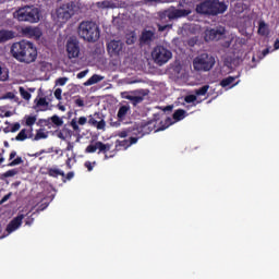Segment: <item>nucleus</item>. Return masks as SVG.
I'll return each instance as SVG.
<instances>
[{"label":"nucleus","instance_id":"9d476101","mask_svg":"<svg viewBox=\"0 0 279 279\" xmlns=\"http://www.w3.org/2000/svg\"><path fill=\"white\" fill-rule=\"evenodd\" d=\"M112 148V145L110 144H104L102 142H96L95 144H90L86 147L85 153L87 154H94L98 150V154H104V160H108L114 156L110 155L108 156V151Z\"/></svg>","mask_w":279,"mask_h":279},{"label":"nucleus","instance_id":"49530a36","mask_svg":"<svg viewBox=\"0 0 279 279\" xmlns=\"http://www.w3.org/2000/svg\"><path fill=\"white\" fill-rule=\"evenodd\" d=\"M20 129H21V124L19 122L15 124H11V133H15L20 131Z\"/></svg>","mask_w":279,"mask_h":279},{"label":"nucleus","instance_id":"5fc2aeb1","mask_svg":"<svg viewBox=\"0 0 279 279\" xmlns=\"http://www.w3.org/2000/svg\"><path fill=\"white\" fill-rule=\"evenodd\" d=\"M71 162H72V158L69 157V158L66 159V161H65V165H66V168H68V169H72Z\"/></svg>","mask_w":279,"mask_h":279},{"label":"nucleus","instance_id":"a878e982","mask_svg":"<svg viewBox=\"0 0 279 279\" xmlns=\"http://www.w3.org/2000/svg\"><path fill=\"white\" fill-rule=\"evenodd\" d=\"M186 117V112L184 109H177V111L173 113V120L177 122L182 121Z\"/></svg>","mask_w":279,"mask_h":279},{"label":"nucleus","instance_id":"37998d69","mask_svg":"<svg viewBox=\"0 0 279 279\" xmlns=\"http://www.w3.org/2000/svg\"><path fill=\"white\" fill-rule=\"evenodd\" d=\"M135 41H136V36H135V35H131V36H129V37L126 38V45H129V46L134 45Z\"/></svg>","mask_w":279,"mask_h":279},{"label":"nucleus","instance_id":"603ef678","mask_svg":"<svg viewBox=\"0 0 279 279\" xmlns=\"http://www.w3.org/2000/svg\"><path fill=\"white\" fill-rule=\"evenodd\" d=\"M10 197H11V193L4 195L3 198L0 201V204H5V202H8Z\"/></svg>","mask_w":279,"mask_h":279},{"label":"nucleus","instance_id":"6e6d98bb","mask_svg":"<svg viewBox=\"0 0 279 279\" xmlns=\"http://www.w3.org/2000/svg\"><path fill=\"white\" fill-rule=\"evenodd\" d=\"M16 157V151L13 150L11 151V154L9 155V160H13Z\"/></svg>","mask_w":279,"mask_h":279},{"label":"nucleus","instance_id":"423d86ee","mask_svg":"<svg viewBox=\"0 0 279 279\" xmlns=\"http://www.w3.org/2000/svg\"><path fill=\"white\" fill-rule=\"evenodd\" d=\"M151 57L157 65L162 66L172 59V51L162 45H158L154 48Z\"/></svg>","mask_w":279,"mask_h":279},{"label":"nucleus","instance_id":"79ce46f5","mask_svg":"<svg viewBox=\"0 0 279 279\" xmlns=\"http://www.w3.org/2000/svg\"><path fill=\"white\" fill-rule=\"evenodd\" d=\"M75 177V173L70 171L66 174H64V178H62V182L71 181Z\"/></svg>","mask_w":279,"mask_h":279},{"label":"nucleus","instance_id":"72a5a7b5","mask_svg":"<svg viewBox=\"0 0 279 279\" xmlns=\"http://www.w3.org/2000/svg\"><path fill=\"white\" fill-rule=\"evenodd\" d=\"M22 163H24L23 158L17 157V158L13 159V161L9 162V165H7V166L14 167V166H19V165H22Z\"/></svg>","mask_w":279,"mask_h":279},{"label":"nucleus","instance_id":"680f3d73","mask_svg":"<svg viewBox=\"0 0 279 279\" xmlns=\"http://www.w3.org/2000/svg\"><path fill=\"white\" fill-rule=\"evenodd\" d=\"M267 54H269V49L268 48L263 50V56H267Z\"/></svg>","mask_w":279,"mask_h":279},{"label":"nucleus","instance_id":"7c9ffc66","mask_svg":"<svg viewBox=\"0 0 279 279\" xmlns=\"http://www.w3.org/2000/svg\"><path fill=\"white\" fill-rule=\"evenodd\" d=\"M69 81H70V78L68 76H62V77H58L54 81V84H56V86H65Z\"/></svg>","mask_w":279,"mask_h":279},{"label":"nucleus","instance_id":"2eb2a0df","mask_svg":"<svg viewBox=\"0 0 279 279\" xmlns=\"http://www.w3.org/2000/svg\"><path fill=\"white\" fill-rule=\"evenodd\" d=\"M155 39L156 36L154 31L144 29L140 37V44L141 46H149L151 43H154Z\"/></svg>","mask_w":279,"mask_h":279},{"label":"nucleus","instance_id":"2f4dec72","mask_svg":"<svg viewBox=\"0 0 279 279\" xmlns=\"http://www.w3.org/2000/svg\"><path fill=\"white\" fill-rule=\"evenodd\" d=\"M20 95H22V98H24V100H29L32 98V94H29V92L26 90L24 87H20Z\"/></svg>","mask_w":279,"mask_h":279},{"label":"nucleus","instance_id":"e2e57ef3","mask_svg":"<svg viewBox=\"0 0 279 279\" xmlns=\"http://www.w3.org/2000/svg\"><path fill=\"white\" fill-rule=\"evenodd\" d=\"M168 126H169V125H167V126H161L160 129L156 130V132H158V131H163V130H166Z\"/></svg>","mask_w":279,"mask_h":279},{"label":"nucleus","instance_id":"58836bf2","mask_svg":"<svg viewBox=\"0 0 279 279\" xmlns=\"http://www.w3.org/2000/svg\"><path fill=\"white\" fill-rule=\"evenodd\" d=\"M53 96L57 100H62V88H56L53 92Z\"/></svg>","mask_w":279,"mask_h":279},{"label":"nucleus","instance_id":"4468645a","mask_svg":"<svg viewBox=\"0 0 279 279\" xmlns=\"http://www.w3.org/2000/svg\"><path fill=\"white\" fill-rule=\"evenodd\" d=\"M24 218V215H17V217L13 218V220L10 221L9 225H7V233L11 234L19 230L22 226Z\"/></svg>","mask_w":279,"mask_h":279},{"label":"nucleus","instance_id":"cd10ccee","mask_svg":"<svg viewBox=\"0 0 279 279\" xmlns=\"http://www.w3.org/2000/svg\"><path fill=\"white\" fill-rule=\"evenodd\" d=\"M19 169L15 168V169H11L4 173L1 174V179L4 180L7 178H12V177H15L16 174H19Z\"/></svg>","mask_w":279,"mask_h":279},{"label":"nucleus","instance_id":"a211bd4d","mask_svg":"<svg viewBox=\"0 0 279 279\" xmlns=\"http://www.w3.org/2000/svg\"><path fill=\"white\" fill-rule=\"evenodd\" d=\"M130 110V107L128 105H122L118 111V121L117 122H111V125L114 128L121 126V122L125 119V116L128 114Z\"/></svg>","mask_w":279,"mask_h":279},{"label":"nucleus","instance_id":"0eeeda50","mask_svg":"<svg viewBox=\"0 0 279 279\" xmlns=\"http://www.w3.org/2000/svg\"><path fill=\"white\" fill-rule=\"evenodd\" d=\"M74 2H68L61 4L56 10L57 20L61 24L68 23L75 15Z\"/></svg>","mask_w":279,"mask_h":279},{"label":"nucleus","instance_id":"6e6552de","mask_svg":"<svg viewBox=\"0 0 279 279\" xmlns=\"http://www.w3.org/2000/svg\"><path fill=\"white\" fill-rule=\"evenodd\" d=\"M191 14V10L187 9H169L160 13V21L163 22L168 20L169 22L186 17Z\"/></svg>","mask_w":279,"mask_h":279},{"label":"nucleus","instance_id":"20e7f679","mask_svg":"<svg viewBox=\"0 0 279 279\" xmlns=\"http://www.w3.org/2000/svg\"><path fill=\"white\" fill-rule=\"evenodd\" d=\"M13 17H15L17 22L36 24L40 21V10L34 5H25L17 9L13 13Z\"/></svg>","mask_w":279,"mask_h":279},{"label":"nucleus","instance_id":"4d7b16f0","mask_svg":"<svg viewBox=\"0 0 279 279\" xmlns=\"http://www.w3.org/2000/svg\"><path fill=\"white\" fill-rule=\"evenodd\" d=\"M45 153H47V151H46L45 149H41L40 151H38V153L32 155V157H39L40 155H43V154H45Z\"/></svg>","mask_w":279,"mask_h":279},{"label":"nucleus","instance_id":"f704fd0d","mask_svg":"<svg viewBox=\"0 0 279 279\" xmlns=\"http://www.w3.org/2000/svg\"><path fill=\"white\" fill-rule=\"evenodd\" d=\"M197 100V96L194 94H190L189 96H185L184 101L186 104H194Z\"/></svg>","mask_w":279,"mask_h":279},{"label":"nucleus","instance_id":"de8ad7c7","mask_svg":"<svg viewBox=\"0 0 279 279\" xmlns=\"http://www.w3.org/2000/svg\"><path fill=\"white\" fill-rule=\"evenodd\" d=\"M87 74H88V70H84V71L78 72V73L76 74V77H77L78 80H82V78L86 77Z\"/></svg>","mask_w":279,"mask_h":279},{"label":"nucleus","instance_id":"393cba45","mask_svg":"<svg viewBox=\"0 0 279 279\" xmlns=\"http://www.w3.org/2000/svg\"><path fill=\"white\" fill-rule=\"evenodd\" d=\"M267 24L265 21H259L258 22V29H257V33L259 36H266L267 35Z\"/></svg>","mask_w":279,"mask_h":279},{"label":"nucleus","instance_id":"09e8293b","mask_svg":"<svg viewBox=\"0 0 279 279\" xmlns=\"http://www.w3.org/2000/svg\"><path fill=\"white\" fill-rule=\"evenodd\" d=\"M134 134H136L137 137H130V141H129L130 146L133 145V144H136L137 141H138L140 138H142V137H140L138 133H134Z\"/></svg>","mask_w":279,"mask_h":279},{"label":"nucleus","instance_id":"4be33fe9","mask_svg":"<svg viewBox=\"0 0 279 279\" xmlns=\"http://www.w3.org/2000/svg\"><path fill=\"white\" fill-rule=\"evenodd\" d=\"M104 81V76L100 74H93L86 82H84V86H93Z\"/></svg>","mask_w":279,"mask_h":279},{"label":"nucleus","instance_id":"c03bdc74","mask_svg":"<svg viewBox=\"0 0 279 279\" xmlns=\"http://www.w3.org/2000/svg\"><path fill=\"white\" fill-rule=\"evenodd\" d=\"M128 99H130V100H132V101H134L136 104H140V102L143 101L142 96H128Z\"/></svg>","mask_w":279,"mask_h":279},{"label":"nucleus","instance_id":"a18cd8bd","mask_svg":"<svg viewBox=\"0 0 279 279\" xmlns=\"http://www.w3.org/2000/svg\"><path fill=\"white\" fill-rule=\"evenodd\" d=\"M8 78H9L8 73H4V74H3L2 66L0 65V81H1V82H5V81H8Z\"/></svg>","mask_w":279,"mask_h":279},{"label":"nucleus","instance_id":"1a4fd4ad","mask_svg":"<svg viewBox=\"0 0 279 279\" xmlns=\"http://www.w3.org/2000/svg\"><path fill=\"white\" fill-rule=\"evenodd\" d=\"M65 52L69 60L80 58L81 41L76 37H70L65 44Z\"/></svg>","mask_w":279,"mask_h":279},{"label":"nucleus","instance_id":"412c9836","mask_svg":"<svg viewBox=\"0 0 279 279\" xmlns=\"http://www.w3.org/2000/svg\"><path fill=\"white\" fill-rule=\"evenodd\" d=\"M14 39V33L12 31L0 29V44Z\"/></svg>","mask_w":279,"mask_h":279},{"label":"nucleus","instance_id":"f257e3e1","mask_svg":"<svg viewBox=\"0 0 279 279\" xmlns=\"http://www.w3.org/2000/svg\"><path fill=\"white\" fill-rule=\"evenodd\" d=\"M11 56L20 62L31 64L37 60L38 51L33 43L22 40L11 45Z\"/></svg>","mask_w":279,"mask_h":279},{"label":"nucleus","instance_id":"c756f323","mask_svg":"<svg viewBox=\"0 0 279 279\" xmlns=\"http://www.w3.org/2000/svg\"><path fill=\"white\" fill-rule=\"evenodd\" d=\"M27 138H28V135H27L26 129L20 131V134H17V136H15V141H17V142H24Z\"/></svg>","mask_w":279,"mask_h":279},{"label":"nucleus","instance_id":"8fccbe9b","mask_svg":"<svg viewBox=\"0 0 279 279\" xmlns=\"http://www.w3.org/2000/svg\"><path fill=\"white\" fill-rule=\"evenodd\" d=\"M34 223V218L27 217L25 219V226L31 227Z\"/></svg>","mask_w":279,"mask_h":279},{"label":"nucleus","instance_id":"ea45409f","mask_svg":"<svg viewBox=\"0 0 279 279\" xmlns=\"http://www.w3.org/2000/svg\"><path fill=\"white\" fill-rule=\"evenodd\" d=\"M171 27H172L171 24H165V25L158 24V32H159V33H163V32H166L167 29H171Z\"/></svg>","mask_w":279,"mask_h":279},{"label":"nucleus","instance_id":"39448f33","mask_svg":"<svg viewBox=\"0 0 279 279\" xmlns=\"http://www.w3.org/2000/svg\"><path fill=\"white\" fill-rule=\"evenodd\" d=\"M216 64V59L207 52L197 56L194 59L193 65L196 71L209 72Z\"/></svg>","mask_w":279,"mask_h":279},{"label":"nucleus","instance_id":"864d4df0","mask_svg":"<svg viewBox=\"0 0 279 279\" xmlns=\"http://www.w3.org/2000/svg\"><path fill=\"white\" fill-rule=\"evenodd\" d=\"M118 136L121 138H125L128 136V132L126 131H121L118 133Z\"/></svg>","mask_w":279,"mask_h":279},{"label":"nucleus","instance_id":"dca6fc26","mask_svg":"<svg viewBox=\"0 0 279 279\" xmlns=\"http://www.w3.org/2000/svg\"><path fill=\"white\" fill-rule=\"evenodd\" d=\"M22 36H24L25 38H39L41 36V33L37 27L25 26L22 27Z\"/></svg>","mask_w":279,"mask_h":279},{"label":"nucleus","instance_id":"ddd939ff","mask_svg":"<svg viewBox=\"0 0 279 279\" xmlns=\"http://www.w3.org/2000/svg\"><path fill=\"white\" fill-rule=\"evenodd\" d=\"M88 124L97 130L106 129V121H104V118L99 112L88 117Z\"/></svg>","mask_w":279,"mask_h":279},{"label":"nucleus","instance_id":"bf43d9fd","mask_svg":"<svg viewBox=\"0 0 279 279\" xmlns=\"http://www.w3.org/2000/svg\"><path fill=\"white\" fill-rule=\"evenodd\" d=\"M274 49L279 50V39H276L274 43Z\"/></svg>","mask_w":279,"mask_h":279},{"label":"nucleus","instance_id":"774afa93","mask_svg":"<svg viewBox=\"0 0 279 279\" xmlns=\"http://www.w3.org/2000/svg\"><path fill=\"white\" fill-rule=\"evenodd\" d=\"M252 61H255V57L252 58Z\"/></svg>","mask_w":279,"mask_h":279},{"label":"nucleus","instance_id":"aec40b11","mask_svg":"<svg viewBox=\"0 0 279 279\" xmlns=\"http://www.w3.org/2000/svg\"><path fill=\"white\" fill-rule=\"evenodd\" d=\"M50 121L57 128H60L64 124L63 120L61 118H59L58 116H53L48 120H40L39 122L44 123L45 125H49Z\"/></svg>","mask_w":279,"mask_h":279},{"label":"nucleus","instance_id":"bb28decb","mask_svg":"<svg viewBox=\"0 0 279 279\" xmlns=\"http://www.w3.org/2000/svg\"><path fill=\"white\" fill-rule=\"evenodd\" d=\"M130 147L129 141L124 140V141H117L116 142V149L117 150H122V149H128Z\"/></svg>","mask_w":279,"mask_h":279},{"label":"nucleus","instance_id":"a19ab883","mask_svg":"<svg viewBox=\"0 0 279 279\" xmlns=\"http://www.w3.org/2000/svg\"><path fill=\"white\" fill-rule=\"evenodd\" d=\"M75 106H77L78 108H83L85 107V100H83V98H81V96H78L75 100H74Z\"/></svg>","mask_w":279,"mask_h":279},{"label":"nucleus","instance_id":"f03ea898","mask_svg":"<svg viewBox=\"0 0 279 279\" xmlns=\"http://www.w3.org/2000/svg\"><path fill=\"white\" fill-rule=\"evenodd\" d=\"M227 10L228 4L220 0H205L196 7L197 14L214 17L225 14Z\"/></svg>","mask_w":279,"mask_h":279},{"label":"nucleus","instance_id":"052dcab7","mask_svg":"<svg viewBox=\"0 0 279 279\" xmlns=\"http://www.w3.org/2000/svg\"><path fill=\"white\" fill-rule=\"evenodd\" d=\"M58 109L62 112H65L66 108L64 107V105H58Z\"/></svg>","mask_w":279,"mask_h":279},{"label":"nucleus","instance_id":"4c0bfd02","mask_svg":"<svg viewBox=\"0 0 279 279\" xmlns=\"http://www.w3.org/2000/svg\"><path fill=\"white\" fill-rule=\"evenodd\" d=\"M48 135L41 131H37L34 141L45 140Z\"/></svg>","mask_w":279,"mask_h":279},{"label":"nucleus","instance_id":"13d9d810","mask_svg":"<svg viewBox=\"0 0 279 279\" xmlns=\"http://www.w3.org/2000/svg\"><path fill=\"white\" fill-rule=\"evenodd\" d=\"M147 3H162L166 0H146Z\"/></svg>","mask_w":279,"mask_h":279},{"label":"nucleus","instance_id":"f3484780","mask_svg":"<svg viewBox=\"0 0 279 279\" xmlns=\"http://www.w3.org/2000/svg\"><path fill=\"white\" fill-rule=\"evenodd\" d=\"M88 119L85 117H81L77 121V119H73L70 122V126L72 128L73 132H75L76 134H80L82 132L81 126H84L85 124H87Z\"/></svg>","mask_w":279,"mask_h":279},{"label":"nucleus","instance_id":"3c124183","mask_svg":"<svg viewBox=\"0 0 279 279\" xmlns=\"http://www.w3.org/2000/svg\"><path fill=\"white\" fill-rule=\"evenodd\" d=\"M4 99H14V94L12 92H7V94H4Z\"/></svg>","mask_w":279,"mask_h":279},{"label":"nucleus","instance_id":"6ab92c4d","mask_svg":"<svg viewBox=\"0 0 279 279\" xmlns=\"http://www.w3.org/2000/svg\"><path fill=\"white\" fill-rule=\"evenodd\" d=\"M154 126L155 125L151 122H143L137 126L136 132L140 137H143L144 135L149 134L154 130Z\"/></svg>","mask_w":279,"mask_h":279},{"label":"nucleus","instance_id":"338daca9","mask_svg":"<svg viewBox=\"0 0 279 279\" xmlns=\"http://www.w3.org/2000/svg\"><path fill=\"white\" fill-rule=\"evenodd\" d=\"M4 161V158H0V163H2Z\"/></svg>","mask_w":279,"mask_h":279},{"label":"nucleus","instance_id":"0e129e2a","mask_svg":"<svg viewBox=\"0 0 279 279\" xmlns=\"http://www.w3.org/2000/svg\"><path fill=\"white\" fill-rule=\"evenodd\" d=\"M4 133H11V128H5Z\"/></svg>","mask_w":279,"mask_h":279},{"label":"nucleus","instance_id":"e433bc0d","mask_svg":"<svg viewBox=\"0 0 279 279\" xmlns=\"http://www.w3.org/2000/svg\"><path fill=\"white\" fill-rule=\"evenodd\" d=\"M37 119L36 117H27L25 120L26 126H33L36 123Z\"/></svg>","mask_w":279,"mask_h":279},{"label":"nucleus","instance_id":"c9c22d12","mask_svg":"<svg viewBox=\"0 0 279 279\" xmlns=\"http://www.w3.org/2000/svg\"><path fill=\"white\" fill-rule=\"evenodd\" d=\"M49 102L47 101V98H38L36 102V107H48Z\"/></svg>","mask_w":279,"mask_h":279},{"label":"nucleus","instance_id":"473e14b6","mask_svg":"<svg viewBox=\"0 0 279 279\" xmlns=\"http://www.w3.org/2000/svg\"><path fill=\"white\" fill-rule=\"evenodd\" d=\"M97 166V161H85L84 167L87 169L88 172L94 171V168Z\"/></svg>","mask_w":279,"mask_h":279},{"label":"nucleus","instance_id":"b1692460","mask_svg":"<svg viewBox=\"0 0 279 279\" xmlns=\"http://www.w3.org/2000/svg\"><path fill=\"white\" fill-rule=\"evenodd\" d=\"M238 76L229 75L220 81V86L222 88H226L230 85H232L236 81Z\"/></svg>","mask_w":279,"mask_h":279},{"label":"nucleus","instance_id":"69168bd1","mask_svg":"<svg viewBox=\"0 0 279 279\" xmlns=\"http://www.w3.org/2000/svg\"><path fill=\"white\" fill-rule=\"evenodd\" d=\"M166 122L167 123H169V124H171L170 122H171V120L168 118L167 120H166Z\"/></svg>","mask_w":279,"mask_h":279},{"label":"nucleus","instance_id":"f8f14e48","mask_svg":"<svg viewBox=\"0 0 279 279\" xmlns=\"http://www.w3.org/2000/svg\"><path fill=\"white\" fill-rule=\"evenodd\" d=\"M125 49V45L123 40H110L107 44V51L110 54V57H119L123 54Z\"/></svg>","mask_w":279,"mask_h":279},{"label":"nucleus","instance_id":"9b49d317","mask_svg":"<svg viewBox=\"0 0 279 279\" xmlns=\"http://www.w3.org/2000/svg\"><path fill=\"white\" fill-rule=\"evenodd\" d=\"M226 35V28L222 26H216L214 28L205 29V43L219 41Z\"/></svg>","mask_w":279,"mask_h":279},{"label":"nucleus","instance_id":"c85d7f7f","mask_svg":"<svg viewBox=\"0 0 279 279\" xmlns=\"http://www.w3.org/2000/svg\"><path fill=\"white\" fill-rule=\"evenodd\" d=\"M208 89H209L208 84L203 85L202 87L195 89V95L196 96H205L207 94Z\"/></svg>","mask_w":279,"mask_h":279},{"label":"nucleus","instance_id":"5701e85b","mask_svg":"<svg viewBox=\"0 0 279 279\" xmlns=\"http://www.w3.org/2000/svg\"><path fill=\"white\" fill-rule=\"evenodd\" d=\"M47 174L51 178H59V175H61L62 178H65V172L58 169L57 167L48 168Z\"/></svg>","mask_w":279,"mask_h":279},{"label":"nucleus","instance_id":"7ed1b4c3","mask_svg":"<svg viewBox=\"0 0 279 279\" xmlns=\"http://www.w3.org/2000/svg\"><path fill=\"white\" fill-rule=\"evenodd\" d=\"M77 34L81 39L87 43H97L100 39V28L93 21L81 22Z\"/></svg>","mask_w":279,"mask_h":279}]
</instances>
